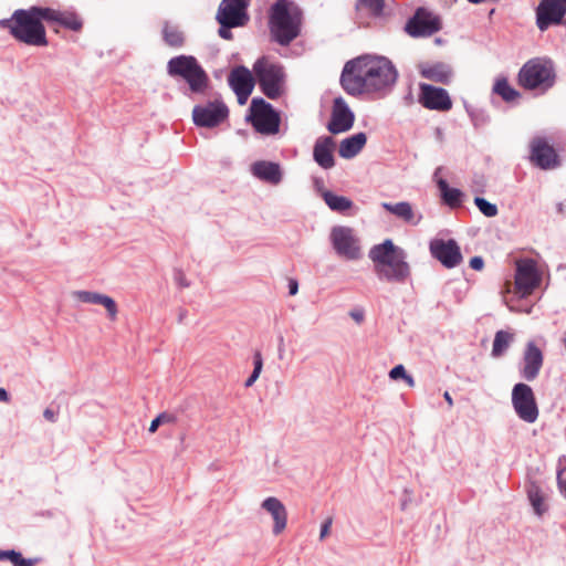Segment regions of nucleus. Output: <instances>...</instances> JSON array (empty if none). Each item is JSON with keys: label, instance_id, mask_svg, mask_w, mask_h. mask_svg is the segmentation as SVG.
Instances as JSON below:
<instances>
[{"label": "nucleus", "instance_id": "obj_62", "mask_svg": "<svg viewBox=\"0 0 566 566\" xmlns=\"http://www.w3.org/2000/svg\"><path fill=\"white\" fill-rule=\"evenodd\" d=\"M318 182H322L321 179H315V184L317 185Z\"/></svg>", "mask_w": 566, "mask_h": 566}, {"label": "nucleus", "instance_id": "obj_14", "mask_svg": "<svg viewBox=\"0 0 566 566\" xmlns=\"http://www.w3.org/2000/svg\"><path fill=\"white\" fill-rule=\"evenodd\" d=\"M417 102L429 111L449 112L452 108V99L448 91L429 83H419Z\"/></svg>", "mask_w": 566, "mask_h": 566}, {"label": "nucleus", "instance_id": "obj_42", "mask_svg": "<svg viewBox=\"0 0 566 566\" xmlns=\"http://www.w3.org/2000/svg\"><path fill=\"white\" fill-rule=\"evenodd\" d=\"M101 293L91 291H76L75 296L78 301L88 304H97L101 298Z\"/></svg>", "mask_w": 566, "mask_h": 566}, {"label": "nucleus", "instance_id": "obj_50", "mask_svg": "<svg viewBox=\"0 0 566 566\" xmlns=\"http://www.w3.org/2000/svg\"><path fill=\"white\" fill-rule=\"evenodd\" d=\"M15 24V20L13 19V14L10 18L0 20V29H8L11 33L12 25Z\"/></svg>", "mask_w": 566, "mask_h": 566}, {"label": "nucleus", "instance_id": "obj_12", "mask_svg": "<svg viewBox=\"0 0 566 566\" xmlns=\"http://www.w3.org/2000/svg\"><path fill=\"white\" fill-rule=\"evenodd\" d=\"M441 28L440 17L424 7L417 8L405 24L406 33L415 39L430 36L440 31Z\"/></svg>", "mask_w": 566, "mask_h": 566}, {"label": "nucleus", "instance_id": "obj_5", "mask_svg": "<svg viewBox=\"0 0 566 566\" xmlns=\"http://www.w3.org/2000/svg\"><path fill=\"white\" fill-rule=\"evenodd\" d=\"M45 8L33 6L29 9H18L13 12L15 24L11 28V35L19 42L46 46L48 39L43 21H46Z\"/></svg>", "mask_w": 566, "mask_h": 566}, {"label": "nucleus", "instance_id": "obj_13", "mask_svg": "<svg viewBox=\"0 0 566 566\" xmlns=\"http://www.w3.org/2000/svg\"><path fill=\"white\" fill-rule=\"evenodd\" d=\"M335 252L347 260L360 258V247L354 230L345 226H335L329 235Z\"/></svg>", "mask_w": 566, "mask_h": 566}, {"label": "nucleus", "instance_id": "obj_37", "mask_svg": "<svg viewBox=\"0 0 566 566\" xmlns=\"http://www.w3.org/2000/svg\"><path fill=\"white\" fill-rule=\"evenodd\" d=\"M356 10L360 7L365 8L374 18H382L386 15V0H357Z\"/></svg>", "mask_w": 566, "mask_h": 566}, {"label": "nucleus", "instance_id": "obj_20", "mask_svg": "<svg viewBox=\"0 0 566 566\" xmlns=\"http://www.w3.org/2000/svg\"><path fill=\"white\" fill-rule=\"evenodd\" d=\"M544 363L542 349L533 342L526 344L523 354V368L520 370L521 377L527 381L537 378Z\"/></svg>", "mask_w": 566, "mask_h": 566}, {"label": "nucleus", "instance_id": "obj_9", "mask_svg": "<svg viewBox=\"0 0 566 566\" xmlns=\"http://www.w3.org/2000/svg\"><path fill=\"white\" fill-rule=\"evenodd\" d=\"M245 122L250 123L256 133L270 136L279 133L281 116L273 105L263 97H253L245 115Z\"/></svg>", "mask_w": 566, "mask_h": 566}, {"label": "nucleus", "instance_id": "obj_11", "mask_svg": "<svg viewBox=\"0 0 566 566\" xmlns=\"http://www.w3.org/2000/svg\"><path fill=\"white\" fill-rule=\"evenodd\" d=\"M512 406L517 417L526 423H534L539 416L535 394L532 387L517 382L512 389Z\"/></svg>", "mask_w": 566, "mask_h": 566}, {"label": "nucleus", "instance_id": "obj_54", "mask_svg": "<svg viewBox=\"0 0 566 566\" xmlns=\"http://www.w3.org/2000/svg\"><path fill=\"white\" fill-rule=\"evenodd\" d=\"M434 136H436V139L442 144L444 142V132L441 127H436L434 128Z\"/></svg>", "mask_w": 566, "mask_h": 566}, {"label": "nucleus", "instance_id": "obj_7", "mask_svg": "<svg viewBox=\"0 0 566 566\" xmlns=\"http://www.w3.org/2000/svg\"><path fill=\"white\" fill-rule=\"evenodd\" d=\"M252 72L260 91L270 99H277L284 93L285 70L280 63H271L266 56L259 57Z\"/></svg>", "mask_w": 566, "mask_h": 566}, {"label": "nucleus", "instance_id": "obj_41", "mask_svg": "<svg viewBox=\"0 0 566 566\" xmlns=\"http://www.w3.org/2000/svg\"><path fill=\"white\" fill-rule=\"evenodd\" d=\"M97 304L103 305L106 308L108 317L111 319L116 318L118 308H117V304L113 297L102 294L99 302Z\"/></svg>", "mask_w": 566, "mask_h": 566}, {"label": "nucleus", "instance_id": "obj_2", "mask_svg": "<svg viewBox=\"0 0 566 566\" xmlns=\"http://www.w3.org/2000/svg\"><path fill=\"white\" fill-rule=\"evenodd\" d=\"M167 74L177 83L185 97L195 101L208 94L211 82L208 73L196 56L180 54L167 62Z\"/></svg>", "mask_w": 566, "mask_h": 566}, {"label": "nucleus", "instance_id": "obj_57", "mask_svg": "<svg viewBox=\"0 0 566 566\" xmlns=\"http://www.w3.org/2000/svg\"><path fill=\"white\" fill-rule=\"evenodd\" d=\"M469 3H472V4H480V3H483V2H492V3H496L499 2L500 0H467Z\"/></svg>", "mask_w": 566, "mask_h": 566}, {"label": "nucleus", "instance_id": "obj_8", "mask_svg": "<svg viewBox=\"0 0 566 566\" xmlns=\"http://www.w3.org/2000/svg\"><path fill=\"white\" fill-rule=\"evenodd\" d=\"M251 0H222L219 3L216 21L219 23L218 35L223 40H232L231 29L242 28L250 21L248 8Z\"/></svg>", "mask_w": 566, "mask_h": 566}, {"label": "nucleus", "instance_id": "obj_31", "mask_svg": "<svg viewBox=\"0 0 566 566\" xmlns=\"http://www.w3.org/2000/svg\"><path fill=\"white\" fill-rule=\"evenodd\" d=\"M526 492L534 512L539 516L543 515L548 510V506L545 504V497L538 483L531 481L526 485Z\"/></svg>", "mask_w": 566, "mask_h": 566}, {"label": "nucleus", "instance_id": "obj_25", "mask_svg": "<svg viewBox=\"0 0 566 566\" xmlns=\"http://www.w3.org/2000/svg\"><path fill=\"white\" fill-rule=\"evenodd\" d=\"M46 22H54L66 30L80 32L83 29L82 18L74 11H60L45 7Z\"/></svg>", "mask_w": 566, "mask_h": 566}, {"label": "nucleus", "instance_id": "obj_51", "mask_svg": "<svg viewBox=\"0 0 566 566\" xmlns=\"http://www.w3.org/2000/svg\"><path fill=\"white\" fill-rule=\"evenodd\" d=\"M287 287H289V294L291 296L295 295L298 292V282H297V280L290 279Z\"/></svg>", "mask_w": 566, "mask_h": 566}, {"label": "nucleus", "instance_id": "obj_1", "mask_svg": "<svg viewBox=\"0 0 566 566\" xmlns=\"http://www.w3.org/2000/svg\"><path fill=\"white\" fill-rule=\"evenodd\" d=\"M398 76L395 64L387 56L363 54L345 63L339 83L350 96L367 93L384 97L392 92Z\"/></svg>", "mask_w": 566, "mask_h": 566}, {"label": "nucleus", "instance_id": "obj_30", "mask_svg": "<svg viewBox=\"0 0 566 566\" xmlns=\"http://www.w3.org/2000/svg\"><path fill=\"white\" fill-rule=\"evenodd\" d=\"M323 199L326 206L335 212L346 213L354 208L352 199L334 193L333 191L326 190L323 192Z\"/></svg>", "mask_w": 566, "mask_h": 566}, {"label": "nucleus", "instance_id": "obj_17", "mask_svg": "<svg viewBox=\"0 0 566 566\" xmlns=\"http://www.w3.org/2000/svg\"><path fill=\"white\" fill-rule=\"evenodd\" d=\"M429 250L431 255L447 269L458 266L463 260L461 249L454 239H433L429 243Z\"/></svg>", "mask_w": 566, "mask_h": 566}, {"label": "nucleus", "instance_id": "obj_27", "mask_svg": "<svg viewBox=\"0 0 566 566\" xmlns=\"http://www.w3.org/2000/svg\"><path fill=\"white\" fill-rule=\"evenodd\" d=\"M367 143L365 133L359 132L344 138L338 148V155L344 159H352L364 148Z\"/></svg>", "mask_w": 566, "mask_h": 566}, {"label": "nucleus", "instance_id": "obj_22", "mask_svg": "<svg viewBox=\"0 0 566 566\" xmlns=\"http://www.w3.org/2000/svg\"><path fill=\"white\" fill-rule=\"evenodd\" d=\"M251 172L258 179L270 185H279L283 179L281 165L275 161L258 160L251 165Z\"/></svg>", "mask_w": 566, "mask_h": 566}, {"label": "nucleus", "instance_id": "obj_35", "mask_svg": "<svg viewBox=\"0 0 566 566\" xmlns=\"http://www.w3.org/2000/svg\"><path fill=\"white\" fill-rule=\"evenodd\" d=\"M163 40L168 46L179 49L185 44V34L177 27L165 23L163 28Z\"/></svg>", "mask_w": 566, "mask_h": 566}, {"label": "nucleus", "instance_id": "obj_40", "mask_svg": "<svg viewBox=\"0 0 566 566\" xmlns=\"http://www.w3.org/2000/svg\"><path fill=\"white\" fill-rule=\"evenodd\" d=\"M473 202L479 211L488 218L495 217L499 213L497 206L483 197L475 196Z\"/></svg>", "mask_w": 566, "mask_h": 566}, {"label": "nucleus", "instance_id": "obj_59", "mask_svg": "<svg viewBox=\"0 0 566 566\" xmlns=\"http://www.w3.org/2000/svg\"><path fill=\"white\" fill-rule=\"evenodd\" d=\"M186 315H187V311L181 310L180 313H179V316H178V321L182 322L184 318L186 317Z\"/></svg>", "mask_w": 566, "mask_h": 566}, {"label": "nucleus", "instance_id": "obj_32", "mask_svg": "<svg viewBox=\"0 0 566 566\" xmlns=\"http://www.w3.org/2000/svg\"><path fill=\"white\" fill-rule=\"evenodd\" d=\"M492 93L499 95L506 103H513L521 98V93L509 83L506 77L495 81Z\"/></svg>", "mask_w": 566, "mask_h": 566}, {"label": "nucleus", "instance_id": "obj_29", "mask_svg": "<svg viewBox=\"0 0 566 566\" xmlns=\"http://www.w3.org/2000/svg\"><path fill=\"white\" fill-rule=\"evenodd\" d=\"M381 207L384 210L395 214L396 217L400 218L405 222L413 224V226H417L422 218L421 216H419L418 219L415 220V213H413L412 206L408 201H400V202H396V203L382 202Z\"/></svg>", "mask_w": 566, "mask_h": 566}, {"label": "nucleus", "instance_id": "obj_47", "mask_svg": "<svg viewBox=\"0 0 566 566\" xmlns=\"http://www.w3.org/2000/svg\"><path fill=\"white\" fill-rule=\"evenodd\" d=\"M332 523H333V518H332V517H327V518L322 523V525H321V532H319V539H324V538L329 534Z\"/></svg>", "mask_w": 566, "mask_h": 566}, {"label": "nucleus", "instance_id": "obj_23", "mask_svg": "<svg viewBox=\"0 0 566 566\" xmlns=\"http://www.w3.org/2000/svg\"><path fill=\"white\" fill-rule=\"evenodd\" d=\"M419 73L423 78L436 83L449 85L453 78L452 67L444 62L424 63L419 66Z\"/></svg>", "mask_w": 566, "mask_h": 566}, {"label": "nucleus", "instance_id": "obj_46", "mask_svg": "<svg viewBox=\"0 0 566 566\" xmlns=\"http://www.w3.org/2000/svg\"><path fill=\"white\" fill-rule=\"evenodd\" d=\"M469 265L474 271H482L484 268V259L480 255H475L470 259Z\"/></svg>", "mask_w": 566, "mask_h": 566}, {"label": "nucleus", "instance_id": "obj_58", "mask_svg": "<svg viewBox=\"0 0 566 566\" xmlns=\"http://www.w3.org/2000/svg\"><path fill=\"white\" fill-rule=\"evenodd\" d=\"M403 380L410 387H412L415 385V379H413V377L410 374H407V376L403 378Z\"/></svg>", "mask_w": 566, "mask_h": 566}, {"label": "nucleus", "instance_id": "obj_61", "mask_svg": "<svg viewBox=\"0 0 566 566\" xmlns=\"http://www.w3.org/2000/svg\"><path fill=\"white\" fill-rule=\"evenodd\" d=\"M436 43H442V40L440 38L436 39Z\"/></svg>", "mask_w": 566, "mask_h": 566}, {"label": "nucleus", "instance_id": "obj_56", "mask_svg": "<svg viewBox=\"0 0 566 566\" xmlns=\"http://www.w3.org/2000/svg\"><path fill=\"white\" fill-rule=\"evenodd\" d=\"M443 398H444L446 402L448 403L449 408H452L453 407V399H452V397H451L449 391H444L443 392Z\"/></svg>", "mask_w": 566, "mask_h": 566}, {"label": "nucleus", "instance_id": "obj_28", "mask_svg": "<svg viewBox=\"0 0 566 566\" xmlns=\"http://www.w3.org/2000/svg\"><path fill=\"white\" fill-rule=\"evenodd\" d=\"M442 202L451 209H458L463 205L464 192L459 188L450 187L448 181L440 178L437 181Z\"/></svg>", "mask_w": 566, "mask_h": 566}, {"label": "nucleus", "instance_id": "obj_10", "mask_svg": "<svg viewBox=\"0 0 566 566\" xmlns=\"http://www.w3.org/2000/svg\"><path fill=\"white\" fill-rule=\"evenodd\" d=\"M229 117V107L221 96L192 108V122L197 127L214 128Z\"/></svg>", "mask_w": 566, "mask_h": 566}, {"label": "nucleus", "instance_id": "obj_63", "mask_svg": "<svg viewBox=\"0 0 566 566\" xmlns=\"http://www.w3.org/2000/svg\"><path fill=\"white\" fill-rule=\"evenodd\" d=\"M563 2H564V3H565V6H566V0H563Z\"/></svg>", "mask_w": 566, "mask_h": 566}, {"label": "nucleus", "instance_id": "obj_45", "mask_svg": "<svg viewBox=\"0 0 566 566\" xmlns=\"http://www.w3.org/2000/svg\"><path fill=\"white\" fill-rule=\"evenodd\" d=\"M174 279H175V282L178 284V286L181 289H186V287L190 286V282L187 280L182 270L176 269L174 271Z\"/></svg>", "mask_w": 566, "mask_h": 566}, {"label": "nucleus", "instance_id": "obj_18", "mask_svg": "<svg viewBox=\"0 0 566 566\" xmlns=\"http://www.w3.org/2000/svg\"><path fill=\"white\" fill-rule=\"evenodd\" d=\"M355 123V114L350 109L343 96H337L333 101L331 120L327 129L331 134L337 135L348 132Z\"/></svg>", "mask_w": 566, "mask_h": 566}, {"label": "nucleus", "instance_id": "obj_43", "mask_svg": "<svg viewBox=\"0 0 566 566\" xmlns=\"http://www.w3.org/2000/svg\"><path fill=\"white\" fill-rule=\"evenodd\" d=\"M557 489L566 500V467H558L556 470Z\"/></svg>", "mask_w": 566, "mask_h": 566}, {"label": "nucleus", "instance_id": "obj_38", "mask_svg": "<svg viewBox=\"0 0 566 566\" xmlns=\"http://www.w3.org/2000/svg\"><path fill=\"white\" fill-rule=\"evenodd\" d=\"M177 416L171 412L163 411L158 413L150 422L148 431L155 433L163 424H174L177 422Z\"/></svg>", "mask_w": 566, "mask_h": 566}, {"label": "nucleus", "instance_id": "obj_49", "mask_svg": "<svg viewBox=\"0 0 566 566\" xmlns=\"http://www.w3.org/2000/svg\"><path fill=\"white\" fill-rule=\"evenodd\" d=\"M349 316L358 324L364 322L365 313L363 310H353L349 312Z\"/></svg>", "mask_w": 566, "mask_h": 566}, {"label": "nucleus", "instance_id": "obj_6", "mask_svg": "<svg viewBox=\"0 0 566 566\" xmlns=\"http://www.w3.org/2000/svg\"><path fill=\"white\" fill-rule=\"evenodd\" d=\"M555 64L549 57H533L520 69L518 84L528 91L546 93L556 84Z\"/></svg>", "mask_w": 566, "mask_h": 566}, {"label": "nucleus", "instance_id": "obj_15", "mask_svg": "<svg viewBox=\"0 0 566 566\" xmlns=\"http://www.w3.org/2000/svg\"><path fill=\"white\" fill-rule=\"evenodd\" d=\"M542 280L535 261L532 259L521 260L515 270V290L525 297L533 293Z\"/></svg>", "mask_w": 566, "mask_h": 566}, {"label": "nucleus", "instance_id": "obj_24", "mask_svg": "<svg viewBox=\"0 0 566 566\" xmlns=\"http://www.w3.org/2000/svg\"><path fill=\"white\" fill-rule=\"evenodd\" d=\"M261 507L269 512L274 521L273 534H281L287 524V511L284 504L277 497L269 496L261 503Z\"/></svg>", "mask_w": 566, "mask_h": 566}, {"label": "nucleus", "instance_id": "obj_60", "mask_svg": "<svg viewBox=\"0 0 566 566\" xmlns=\"http://www.w3.org/2000/svg\"><path fill=\"white\" fill-rule=\"evenodd\" d=\"M557 210H558L559 212H562V211H563V203H560V202H559V203L557 205Z\"/></svg>", "mask_w": 566, "mask_h": 566}, {"label": "nucleus", "instance_id": "obj_53", "mask_svg": "<svg viewBox=\"0 0 566 566\" xmlns=\"http://www.w3.org/2000/svg\"><path fill=\"white\" fill-rule=\"evenodd\" d=\"M402 101L406 106H411L415 104V97L411 88H409V92L402 97Z\"/></svg>", "mask_w": 566, "mask_h": 566}, {"label": "nucleus", "instance_id": "obj_55", "mask_svg": "<svg viewBox=\"0 0 566 566\" xmlns=\"http://www.w3.org/2000/svg\"><path fill=\"white\" fill-rule=\"evenodd\" d=\"M10 400V394L4 388H0V401L8 402Z\"/></svg>", "mask_w": 566, "mask_h": 566}, {"label": "nucleus", "instance_id": "obj_4", "mask_svg": "<svg viewBox=\"0 0 566 566\" xmlns=\"http://www.w3.org/2000/svg\"><path fill=\"white\" fill-rule=\"evenodd\" d=\"M303 12L290 0H276L270 8L269 28L272 40L289 45L301 33Z\"/></svg>", "mask_w": 566, "mask_h": 566}, {"label": "nucleus", "instance_id": "obj_21", "mask_svg": "<svg viewBox=\"0 0 566 566\" xmlns=\"http://www.w3.org/2000/svg\"><path fill=\"white\" fill-rule=\"evenodd\" d=\"M336 142L332 136H319L313 147V159L323 169H332L336 161L334 150Z\"/></svg>", "mask_w": 566, "mask_h": 566}, {"label": "nucleus", "instance_id": "obj_26", "mask_svg": "<svg viewBox=\"0 0 566 566\" xmlns=\"http://www.w3.org/2000/svg\"><path fill=\"white\" fill-rule=\"evenodd\" d=\"M228 84L232 91H253L255 76L247 66L239 65L231 70Z\"/></svg>", "mask_w": 566, "mask_h": 566}, {"label": "nucleus", "instance_id": "obj_39", "mask_svg": "<svg viewBox=\"0 0 566 566\" xmlns=\"http://www.w3.org/2000/svg\"><path fill=\"white\" fill-rule=\"evenodd\" d=\"M263 368V358L260 350H255L253 354V370L250 376L244 381V387L249 388L254 385V382L260 377V374Z\"/></svg>", "mask_w": 566, "mask_h": 566}, {"label": "nucleus", "instance_id": "obj_19", "mask_svg": "<svg viewBox=\"0 0 566 566\" xmlns=\"http://www.w3.org/2000/svg\"><path fill=\"white\" fill-rule=\"evenodd\" d=\"M530 160L543 170L553 169L560 165L555 148L543 137L532 139Z\"/></svg>", "mask_w": 566, "mask_h": 566}, {"label": "nucleus", "instance_id": "obj_52", "mask_svg": "<svg viewBox=\"0 0 566 566\" xmlns=\"http://www.w3.org/2000/svg\"><path fill=\"white\" fill-rule=\"evenodd\" d=\"M43 417L50 422H55L57 420V413L51 408H46L43 411Z\"/></svg>", "mask_w": 566, "mask_h": 566}, {"label": "nucleus", "instance_id": "obj_44", "mask_svg": "<svg viewBox=\"0 0 566 566\" xmlns=\"http://www.w3.org/2000/svg\"><path fill=\"white\" fill-rule=\"evenodd\" d=\"M407 370L403 365L399 364L394 366L389 371V377L392 380L403 379L407 376Z\"/></svg>", "mask_w": 566, "mask_h": 566}, {"label": "nucleus", "instance_id": "obj_34", "mask_svg": "<svg viewBox=\"0 0 566 566\" xmlns=\"http://www.w3.org/2000/svg\"><path fill=\"white\" fill-rule=\"evenodd\" d=\"M464 108L475 129H481L491 123V116L486 109L474 107L468 103L464 104Z\"/></svg>", "mask_w": 566, "mask_h": 566}, {"label": "nucleus", "instance_id": "obj_36", "mask_svg": "<svg viewBox=\"0 0 566 566\" xmlns=\"http://www.w3.org/2000/svg\"><path fill=\"white\" fill-rule=\"evenodd\" d=\"M0 560H9L13 566H35L40 558H25L15 549H0Z\"/></svg>", "mask_w": 566, "mask_h": 566}, {"label": "nucleus", "instance_id": "obj_3", "mask_svg": "<svg viewBox=\"0 0 566 566\" xmlns=\"http://www.w3.org/2000/svg\"><path fill=\"white\" fill-rule=\"evenodd\" d=\"M374 271L380 281L405 283L411 275L407 252L391 239L375 244L368 252Z\"/></svg>", "mask_w": 566, "mask_h": 566}, {"label": "nucleus", "instance_id": "obj_48", "mask_svg": "<svg viewBox=\"0 0 566 566\" xmlns=\"http://www.w3.org/2000/svg\"><path fill=\"white\" fill-rule=\"evenodd\" d=\"M233 93L237 95L238 103L240 105H243L247 103L249 96L251 95L252 91H233Z\"/></svg>", "mask_w": 566, "mask_h": 566}, {"label": "nucleus", "instance_id": "obj_16", "mask_svg": "<svg viewBox=\"0 0 566 566\" xmlns=\"http://www.w3.org/2000/svg\"><path fill=\"white\" fill-rule=\"evenodd\" d=\"M535 13L537 28L546 31L552 25L564 24L566 6L563 0H541Z\"/></svg>", "mask_w": 566, "mask_h": 566}, {"label": "nucleus", "instance_id": "obj_33", "mask_svg": "<svg viewBox=\"0 0 566 566\" xmlns=\"http://www.w3.org/2000/svg\"><path fill=\"white\" fill-rule=\"evenodd\" d=\"M513 340L514 335L512 333L504 329L497 331L493 339L491 356L494 358L503 356Z\"/></svg>", "mask_w": 566, "mask_h": 566}]
</instances>
